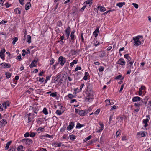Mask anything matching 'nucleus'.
<instances>
[{
    "instance_id": "f257e3e1",
    "label": "nucleus",
    "mask_w": 151,
    "mask_h": 151,
    "mask_svg": "<svg viewBox=\"0 0 151 151\" xmlns=\"http://www.w3.org/2000/svg\"><path fill=\"white\" fill-rule=\"evenodd\" d=\"M140 36H137L134 37L133 38V40L134 41V45L136 46H138L140 45L141 44V42L139 40V37Z\"/></svg>"
},
{
    "instance_id": "f03ea898",
    "label": "nucleus",
    "mask_w": 151,
    "mask_h": 151,
    "mask_svg": "<svg viewBox=\"0 0 151 151\" xmlns=\"http://www.w3.org/2000/svg\"><path fill=\"white\" fill-rule=\"evenodd\" d=\"M66 61V59L62 56H60L58 58V63L61 66H63Z\"/></svg>"
},
{
    "instance_id": "7ed1b4c3",
    "label": "nucleus",
    "mask_w": 151,
    "mask_h": 151,
    "mask_svg": "<svg viewBox=\"0 0 151 151\" xmlns=\"http://www.w3.org/2000/svg\"><path fill=\"white\" fill-rule=\"evenodd\" d=\"M133 61L131 60L130 61L127 62V66L128 67H130V69H132L133 70H134L135 68L132 65L133 63Z\"/></svg>"
},
{
    "instance_id": "20e7f679",
    "label": "nucleus",
    "mask_w": 151,
    "mask_h": 151,
    "mask_svg": "<svg viewBox=\"0 0 151 151\" xmlns=\"http://www.w3.org/2000/svg\"><path fill=\"white\" fill-rule=\"evenodd\" d=\"M38 61V60L37 58H35L32 62L31 63L30 65V68H32L33 67H35L37 65V63Z\"/></svg>"
},
{
    "instance_id": "39448f33",
    "label": "nucleus",
    "mask_w": 151,
    "mask_h": 151,
    "mask_svg": "<svg viewBox=\"0 0 151 151\" xmlns=\"http://www.w3.org/2000/svg\"><path fill=\"white\" fill-rule=\"evenodd\" d=\"M70 32V28L68 26L65 30V34L66 35L67 39H68L69 37Z\"/></svg>"
},
{
    "instance_id": "423d86ee",
    "label": "nucleus",
    "mask_w": 151,
    "mask_h": 151,
    "mask_svg": "<svg viewBox=\"0 0 151 151\" xmlns=\"http://www.w3.org/2000/svg\"><path fill=\"white\" fill-rule=\"evenodd\" d=\"M22 141L25 142L26 144L28 145H30L32 143V141L31 139L28 138L22 139Z\"/></svg>"
},
{
    "instance_id": "0eeeda50",
    "label": "nucleus",
    "mask_w": 151,
    "mask_h": 151,
    "mask_svg": "<svg viewBox=\"0 0 151 151\" xmlns=\"http://www.w3.org/2000/svg\"><path fill=\"white\" fill-rule=\"evenodd\" d=\"M116 63L123 66L126 63L123 59L120 58L116 62Z\"/></svg>"
},
{
    "instance_id": "6e6552de",
    "label": "nucleus",
    "mask_w": 151,
    "mask_h": 151,
    "mask_svg": "<svg viewBox=\"0 0 151 151\" xmlns=\"http://www.w3.org/2000/svg\"><path fill=\"white\" fill-rule=\"evenodd\" d=\"M86 95L87 97H92L93 95V91L91 89L88 90V89L86 91Z\"/></svg>"
},
{
    "instance_id": "1a4fd4ad",
    "label": "nucleus",
    "mask_w": 151,
    "mask_h": 151,
    "mask_svg": "<svg viewBox=\"0 0 151 151\" xmlns=\"http://www.w3.org/2000/svg\"><path fill=\"white\" fill-rule=\"evenodd\" d=\"M75 32V30H73L71 33L70 37H71V40H72L73 41L75 40L76 37L75 36V35L74 34Z\"/></svg>"
},
{
    "instance_id": "9d476101",
    "label": "nucleus",
    "mask_w": 151,
    "mask_h": 151,
    "mask_svg": "<svg viewBox=\"0 0 151 151\" xmlns=\"http://www.w3.org/2000/svg\"><path fill=\"white\" fill-rule=\"evenodd\" d=\"M74 126V123L73 122H71L69 125L67 127V129L69 130H70L73 129Z\"/></svg>"
},
{
    "instance_id": "9b49d317",
    "label": "nucleus",
    "mask_w": 151,
    "mask_h": 151,
    "mask_svg": "<svg viewBox=\"0 0 151 151\" xmlns=\"http://www.w3.org/2000/svg\"><path fill=\"white\" fill-rule=\"evenodd\" d=\"M7 123V121L5 119H2L0 121V125L1 126H4Z\"/></svg>"
},
{
    "instance_id": "f8f14e48",
    "label": "nucleus",
    "mask_w": 151,
    "mask_h": 151,
    "mask_svg": "<svg viewBox=\"0 0 151 151\" xmlns=\"http://www.w3.org/2000/svg\"><path fill=\"white\" fill-rule=\"evenodd\" d=\"M141 98L138 96H136L133 97L132 99V101L133 102H137L141 100Z\"/></svg>"
},
{
    "instance_id": "ddd939ff",
    "label": "nucleus",
    "mask_w": 151,
    "mask_h": 151,
    "mask_svg": "<svg viewBox=\"0 0 151 151\" xmlns=\"http://www.w3.org/2000/svg\"><path fill=\"white\" fill-rule=\"evenodd\" d=\"M99 56L101 58H103L105 55V52L104 51L99 52H98Z\"/></svg>"
},
{
    "instance_id": "4468645a",
    "label": "nucleus",
    "mask_w": 151,
    "mask_h": 151,
    "mask_svg": "<svg viewBox=\"0 0 151 151\" xmlns=\"http://www.w3.org/2000/svg\"><path fill=\"white\" fill-rule=\"evenodd\" d=\"M3 106L5 109L6 108L7 106H9V101H7L6 102H4L3 104Z\"/></svg>"
},
{
    "instance_id": "2eb2a0df",
    "label": "nucleus",
    "mask_w": 151,
    "mask_h": 151,
    "mask_svg": "<svg viewBox=\"0 0 151 151\" xmlns=\"http://www.w3.org/2000/svg\"><path fill=\"white\" fill-rule=\"evenodd\" d=\"M31 4H30V2H28L25 5V9L26 10H28L29 9V8L31 7Z\"/></svg>"
},
{
    "instance_id": "dca6fc26",
    "label": "nucleus",
    "mask_w": 151,
    "mask_h": 151,
    "mask_svg": "<svg viewBox=\"0 0 151 151\" xmlns=\"http://www.w3.org/2000/svg\"><path fill=\"white\" fill-rule=\"evenodd\" d=\"M125 4V2L119 3L117 4L116 6L120 8L122 7L123 5Z\"/></svg>"
},
{
    "instance_id": "f3484780",
    "label": "nucleus",
    "mask_w": 151,
    "mask_h": 151,
    "mask_svg": "<svg viewBox=\"0 0 151 151\" xmlns=\"http://www.w3.org/2000/svg\"><path fill=\"white\" fill-rule=\"evenodd\" d=\"M62 144L61 143H58L55 142L53 144V145L55 147H60L61 146Z\"/></svg>"
},
{
    "instance_id": "a211bd4d",
    "label": "nucleus",
    "mask_w": 151,
    "mask_h": 151,
    "mask_svg": "<svg viewBox=\"0 0 151 151\" xmlns=\"http://www.w3.org/2000/svg\"><path fill=\"white\" fill-rule=\"evenodd\" d=\"M27 42L28 43H30L31 42V36L29 35H27V37L26 39Z\"/></svg>"
},
{
    "instance_id": "6ab92c4d",
    "label": "nucleus",
    "mask_w": 151,
    "mask_h": 151,
    "mask_svg": "<svg viewBox=\"0 0 151 151\" xmlns=\"http://www.w3.org/2000/svg\"><path fill=\"white\" fill-rule=\"evenodd\" d=\"M124 58H126L128 60V61H131V58L129 56V54H127L125 55H124Z\"/></svg>"
},
{
    "instance_id": "aec40b11",
    "label": "nucleus",
    "mask_w": 151,
    "mask_h": 151,
    "mask_svg": "<svg viewBox=\"0 0 151 151\" xmlns=\"http://www.w3.org/2000/svg\"><path fill=\"white\" fill-rule=\"evenodd\" d=\"M97 8L98 9H99V8H100V10L101 12H104L106 10V9L103 6H98L97 7Z\"/></svg>"
},
{
    "instance_id": "412c9836",
    "label": "nucleus",
    "mask_w": 151,
    "mask_h": 151,
    "mask_svg": "<svg viewBox=\"0 0 151 151\" xmlns=\"http://www.w3.org/2000/svg\"><path fill=\"white\" fill-rule=\"evenodd\" d=\"M1 65L3 67H6L7 68H9L10 67V65L9 64L6 63H2Z\"/></svg>"
},
{
    "instance_id": "4be33fe9",
    "label": "nucleus",
    "mask_w": 151,
    "mask_h": 151,
    "mask_svg": "<svg viewBox=\"0 0 151 151\" xmlns=\"http://www.w3.org/2000/svg\"><path fill=\"white\" fill-rule=\"evenodd\" d=\"M93 98L92 97H86V98L85 99L86 101L87 102H91L92 101Z\"/></svg>"
},
{
    "instance_id": "5701e85b",
    "label": "nucleus",
    "mask_w": 151,
    "mask_h": 151,
    "mask_svg": "<svg viewBox=\"0 0 151 151\" xmlns=\"http://www.w3.org/2000/svg\"><path fill=\"white\" fill-rule=\"evenodd\" d=\"M85 112L83 110H80L79 114L81 116H84L85 115Z\"/></svg>"
},
{
    "instance_id": "b1692460",
    "label": "nucleus",
    "mask_w": 151,
    "mask_h": 151,
    "mask_svg": "<svg viewBox=\"0 0 151 151\" xmlns=\"http://www.w3.org/2000/svg\"><path fill=\"white\" fill-rule=\"evenodd\" d=\"M39 110L38 107L37 106L33 107V111L34 113L37 114Z\"/></svg>"
},
{
    "instance_id": "393cba45",
    "label": "nucleus",
    "mask_w": 151,
    "mask_h": 151,
    "mask_svg": "<svg viewBox=\"0 0 151 151\" xmlns=\"http://www.w3.org/2000/svg\"><path fill=\"white\" fill-rule=\"evenodd\" d=\"M19 76H16L15 77V79H14L13 80V82L14 84H16L17 83V81L19 79Z\"/></svg>"
},
{
    "instance_id": "a878e982",
    "label": "nucleus",
    "mask_w": 151,
    "mask_h": 151,
    "mask_svg": "<svg viewBox=\"0 0 151 151\" xmlns=\"http://www.w3.org/2000/svg\"><path fill=\"white\" fill-rule=\"evenodd\" d=\"M12 143V141H9L7 142V143L6 144V146L5 147V149L6 150H7L9 147V146Z\"/></svg>"
},
{
    "instance_id": "bb28decb",
    "label": "nucleus",
    "mask_w": 151,
    "mask_h": 151,
    "mask_svg": "<svg viewBox=\"0 0 151 151\" xmlns=\"http://www.w3.org/2000/svg\"><path fill=\"white\" fill-rule=\"evenodd\" d=\"M137 135H140L141 137H145V132H140L137 134Z\"/></svg>"
},
{
    "instance_id": "cd10ccee",
    "label": "nucleus",
    "mask_w": 151,
    "mask_h": 151,
    "mask_svg": "<svg viewBox=\"0 0 151 151\" xmlns=\"http://www.w3.org/2000/svg\"><path fill=\"white\" fill-rule=\"evenodd\" d=\"M43 112L45 115H47L48 114V112L47 111V110L46 108H44L43 109Z\"/></svg>"
},
{
    "instance_id": "c85d7f7f",
    "label": "nucleus",
    "mask_w": 151,
    "mask_h": 151,
    "mask_svg": "<svg viewBox=\"0 0 151 151\" xmlns=\"http://www.w3.org/2000/svg\"><path fill=\"white\" fill-rule=\"evenodd\" d=\"M105 102L106 103V105H109L111 104L110 102V100L109 99H107L105 100Z\"/></svg>"
},
{
    "instance_id": "c756f323",
    "label": "nucleus",
    "mask_w": 151,
    "mask_h": 151,
    "mask_svg": "<svg viewBox=\"0 0 151 151\" xmlns=\"http://www.w3.org/2000/svg\"><path fill=\"white\" fill-rule=\"evenodd\" d=\"M44 130V128L41 127H39L38 129H37V131L38 132H41L42 131Z\"/></svg>"
},
{
    "instance_id": "7c9ffc66",
    "label": "nucleus",
    "mask_w": 151,
    "mask_h": 151,
    "mask_svg": "<svg viewBox=\"0 0 151 151\" xmlns=\"http://www.w3.org/2000/svg\"><path fill=\"white\" fill-rule=\"evenodd\" d=\"M57 92H54L52 93H51L50 94V96L53 97H55L57 96Z\"/></svg>"
},
{
    "instance_id": "2f4dec72",
    "label": "nucleus",
    "mask_w": 151,
    "mask_h": 151,
    "mask_svg": "<svg viewBox=\"0 0 151 151\" xmlns=\"http://www.w3.org/2000/svg\"><path fill=\"white\" fill-rule=\"evenodd\" d=\"M56 113L59 115H60L62 114V113L61 111L57 110L56 112Z\"/></svg>"
},
{
    "instance_id": "473e14b6",
    "label": "nucleus",
    "mask_w": 151,
    "mask_h": 151,
    "mask_svg": "<svg viewBox=\"0 0 151 151\" xmlns=\"http://www.w3.org/2000/svg\"><path fill=\"white\" fill-rule=\"evenodd\" d=\"M83 125H81L79 123H78L76 126V128H80L82 127Z\"/></svg>"
},
{
    "instance_id": "72a5a7b5",
    "label": "nucleus",
    "mask_w": 151,
    "mask_h": 151,
    "mask_svg": "<svg viewBox=\"0 0 151 151\" xmlns=\"http://www.w3.org/2000/svg\"><path fill=\"white\" fill-rule=\"evenodd\" d=\"M5 75H6L7 78H9L11 77V74L9 73H6Z\"/></svg>"
},
{
    "instance_id": "f704fd0d",
    "label": "nucleus",
    "mask_w": 151,
    "mask_h": 151,
    "mask_svg": "<svg viewBox=\"0 0 151 151\" xmlns=\"http://www.w3.org/2000/svg\"><path fill=\"white\" fill-rule=\"evenodd\" d=\"M18 40V38L17 37H15L13 38V41L12 42V43L14 45L16 42Z\"/></svg>"
},
{
    "instance_id": "c9c22d12",
    "label": "nucleus",
    "mask_w": 151,
    "mask_h": 151,
    "mask_svg": "<svg viewBox=\"0 0 151 151\" xmlns=\"http://www.w3.org/2000/svg\"><path fill=\"white\" fill-rule=\"evenodd\" d=\"M51 77V76H47L46 77V79L45 81V83H46L47 81L49 80Z\"/></svg>"
},
{
    "instance_id": "e433bc0d",
    "label": "nucleus",
    "mask_w": 151,
    "mask_h": 151,
    "mask_svg": "<svg viewBox=\"0 0 151 151\" xmlns=\"http://www.w3.org/2000/svg\"><path fill=\"white\" fill-rule=\"evenodd\" d=\"M57 24L58 26L60 27H61L62 26V24L61 21H59L57 22Z\"/></svg>"
},
{
    "instance_id": "4c0bfd02",
    "label": "nucleus",
    "mask_w": 151,
    "mask_h": 151,
    "mask_svg": "<svg viewBox=\"0 0 151 151\" xmlns=\"http://www.w3.org/2000/svg\"><path fill=\"white\" fill-rule=\"evenodd\" d=\"M104 68L103 66H101L99 69V70L100 72H102L104 71Z\"/></svg>"
},
{
    "instance_id": "58836bf2",
    "label": "nucleus",
    "mask_w": 151,
    "mask_h": 151,
    "mask_svg": "<svg viewBox=\"0 0 151 151\" xmlns=\"http://www.w3.org/2000/svg\"><path fill=\"white\" fill-rule=\"evenodd\" d=\"M121 133V131L120 130L117 131L116 133V137L118 136Z\"/></svg>"
},
{
    "instance_id": "ea45409f",
    "label": "nucleus",
    "mask_w": 151,
    "mask_h": 151,
    "mask_svg": "<svg viewBox=\"0 0 151 151\" xmlns=\"http://www.w3.org/2000/svg\"><path fill=\"white\" fill-rule=\"evenodd\" d=\"M14 12L15 13L17 14H19V9L18 8H17L14 9Z\"/></svg>"
},
{
    "instance_id": "a19ab883",
    "label": "nucleus",
    "mask_w": 151,
    "mask_h": 151,
    "mask_svg": "<svg viewBox=\"0 0 151 151\" xmlns=\"http://www.w3.org/2000/svg\"><path fill=\"white\" fill-rule=\"evenodd\" d=\"M29 135H30L29 133L28 132H27L25 134H24V137H28Z\"/></svg>"
},
{
    "instance_id": "79ce46f5",
    "label": "nucleus",
    "mask_w": 151,
    "mask_h": 151,
    "mask_svg": "<svg viewBox=\"0 0 151 151\" xmlns=\"http://www.w3.org/2000/svg\"><path fill=\"white\" fill-rule=\"evenodd\" d=\"M111 107H112V108L111 109V110H112L115 109H116L117 108L118 106H117L114 105L113 106H112Z\"/></svg>"
},
{
    "instance_id": "37998d69",
    "label": "nucleus",
    "mask_w": 151,
    "mask_h": 151,
    "mask_svg": "<svg viewBox=\"0 0 151 151\" xmlns=\"http://www.w3.org/2000/svg\"><path fill=\"white\" fill-rule=\"evenodd\" d=\"M68 96L69 98H70V99H72V98H73L74 97V96L72 94H69L68 95Z\"/></svg>"
},
{
    "instance_id": "c03bdc74",
    "label": "nucleus",
    "mask_w": 151,
    "mask_h": 151,
    "mask_svg": "<svg viewBox=\"0 0 151 151\" xmlns=\"http://www.w3.org/2000/svg\"><path fill=\"white\" fill-rule=\"evenodd\" d=\"M132 4L134 6V7L136 8H138V5L136 4V3H133Z\"/></svg>"
},
{
    "instance_id": "a18cd8bd",
    "label": "nucleus",
    "mask_w": 151,
    "mask_h": 151,
    "mask_svg": "<svg viewBox=\"0 0 151 151\" xmlns=\"http://www.w3.org/2000/svg\"><path fill=\"white\" fill-rule=\"evenodd\" d=\"M5 0H0V7L1 6L3 5V4Z\"/></svg>"
},
{
    "instance_id": "49530a36",
    "label": "nucleus",
    "mask_w": 151,
    "mask_h": 151,
    "mask_svg": "<svg viewBox=\"0 0 151 151\" xmlns=\"http://www.w3.org/2000/svg\"><path fill=\"white\" fill-rule=\"evenodd\" d=\"M141 104L140 103H135L134 104V106L137 107H139Z\"/></svg>"
},
{
    "instance_id": "de8ad7c7",
    "label": "nucleus",
    "mask_w": 151,
    "mask_h": 151,
    "mask_svg": "<svg viewBox=\"0 0 151 151\" xmlns=\"http://www.w3.org/2000/svg\"><path fill=\"white\" fill-rule=\"evenodd\" d=\"M0 57L1 59H4V54L1 53H0Z\"/></svg>"
},
{
    "instance_id": "09e8293b",
    "label": "nucleus",
    "mask_w": 151,
    "mask_h": 151,
    "mask_svg": "<svg viewBox=\"0 0 151 151\" xmlns=\"http://www.w3.org/2000/svg\"><path fill=\"white\" fill-rule=\"evenodd\" d=\"M38 81L39 82L42 83L44 81V78H39Z\"/></svg>"
},
{
    "instance_id": "8fccbe9b",
    "label": "nucleus",
    "mask_w": 151,
    "mask_h": 151,
    "mask_svg": "<svg viewBox=\"0 0 151 151\" xmlns=\"http://www.w3.org/2000/svg\"><path fill=\"white\" fill-rule=\"evenodd\" d=\"M81 67L77 66L75 70V71H77L78 70H81Z\"/></svg>"
},
{
    "instance_id": "3c124183",
    "label": "nucleus",
    "mask_w": 151,
    "mask_h": 151,
    "mask_svg": "<svg viewBox=\"0 0 151 151\" xmlns=\"http://www.w3.org/2000/svg\"><path fill=\"white\" fill-rule=\"evenodd\" d=\"M69 136L70 137V139L71 140H74L75 139V137L74 136L70 135Z\"/></svg>"
},
{
    "instance_id": "603ef678",
    "label": "nucleus",
    "mask_w": 151,
    "mask_h": 151,
    "mask_svg": "<svg viewBox=\"0 0 151 151\" xmlns=\"http://www.w3.org/2000/svg\"><path fill=\"white\" fill-rule=\"evenodd\" d=\"M99 125L101 126V128L102 129L104 128V126L103 123L99 122Z\"/></svg>"
},
{
    "instance_id": "864d4df0",
    "label": "nucleus",
    "mask_w": 151,
    "mask_h": 151,
    "mask_svg": "<svg viewBox=\"0 0 151 151\" xmlns=\"http://www.w3.org/2000/svg\"><path fill=\"white\" fill-rule=\"evenodd\" d=\"M124 84H122L121 85L120 89L119 91V92H121L122 91V90L124 88Z\"/></svg>"
},
{
    "instance_id": "5fc2aeb1",
    "label": "nucleus",
    "mask_w": 151,
    "mask_h": 151,
    "mask_svg": "<svg viewBox=\"0 0 151 151\" xmlns=\"http://www.w3.org/2000/svg\"><path fill=\"white\" fill-rule=\"evenodd\" d=\"M54 62V60L53 58H52L50 61V65H52Z\"/></svg>"
},
{
    "instance_id": "6e6d98bb",
    "label": "nucleus",
    "mask_w": 151,
    "mask_h": 151,
    "mask_svg": "<svg viewBox=\"0 0 151 151\" xmlns=\"http://www.w3.org/2000/svg\"><path fill=\"white\" fill-rule=\"evenodd\" d=\"M149 121V120L147 119H145L143 121V122L144 124L147 123V122Z\"/></svg>"
},
{
    "instance_id": "4d7b16f0",
    "label": "nucleus",
    "mask_w": 151,
    "mask_h": 151,
    "mask_svg": "<svg viewBox=\"0 0 151 151\" xmlns=\"http://www.w3.org/2000/svg\"><path fill=\"white\" fill-rule=\"evenodd\" d=\"M44 137H49V138H51L52 137V136L51 135H50L47 134H45V135H44L43 136Z\"/></svg>"
},
{
    "instance_id": "13d9d810",
    "label": "nucleus",
    "mask_w": 151,
    "mask_h": 151,
    "mask_svg": "<svg viewBox=\"0 0 151 151\" xmlns=\"http://www.w3.org/2000/svg\"><path fill=\"white\" fill-rule=\"evenodd\" d=\"M140 109V107H137V108L134 110V111L136 112H138L139 111Z\"/></svg>"
},
{
    "instance_id": "bf43d9fd",
    "label": "nucleus",
    "mask_w": 151,
    "mask_h": 151,
    "mask_svg": "<svg viewBox=\"0 0 151 151\" xmlns=\"http://www.w3.org/2000/svg\"><path fill=\"white\" fill-rule=\"evenodd\" d=\"M86 7V6H84L82 8H81V9H80V11H81V12H83L85 9V8Z\"/></svg>"
},
{
    "instance_id": "052dcab7",
    "label": "nucleus",
    "mask_w": 151,
    "mask_h": 151,
    "mask_svg": "<svg viewBox=\"0 0 151 151\" xmlns=\"http://www.w3.org/2000/svg\"><path fill=\"white\" fill-rule=\"evenodd\" d=\"M99 45V43L97 41H96V42L94 43V45L96 47Z\"/></svg>"
},
{
    "instance_id": "680f3d73",
    "label": "nucleus",
    "mask_w": 151,
    "mask_h": 151,
    "mask_svg": "<svg viewBox=\"0 0 151 151\" xmlns=\"http://www.w3.org/2000/svg\"><path fill=\"white\" fill-rule=\"evenodd\" d=\"M35 133L33 132L31 133V134L30 135V137H33L35 136Z\"/></svg>"
},
{
    "instance_id": "e2e57ef3",
    "label": "nucleus",
    "mask_w": 151,
    "mask_h": 151,
    "mask_svg": "<svg viewBox=\"0 0 151 151\" xmlns=\"http://www.w3.org/2000/svg\"><path fill=\"white\" fill-rule=\"evenodd\" d=\"M122 77V75H120L117 76L115 78V79H119Z\"/></svg>"
},
{
    "instance_id": "0e129e2a",
    "label": "nucleus",
    "mask_w": 151,
    "mask_h": 151,
    "mask_svg": "<svg viewBox=\"0 0 151 151\" xmlns=\"http://www.w3.org/2000/svg\"><path fill=\"white\" fill-rule=\"evenodd\" d=\"M145 88V87L144 86H141V88L139 89H140V90H144Z\"/></svg>"
},
{
    "instance_id": "69168bd1",
    "label": "nucleus",
    "mask_w": 151,
    "mask_h": 151,
    "mask_svg": "<svg viewBox=\"0 0 151 151\" xmlns=\"http://www.w3.org/2000/svg\"><path fill=\"white\" fill-rule=\"evenodd\" d=\"M112 116L111 115L110 116V118L109 120V123H110L112 120Z\"/></svg>"
},
{
    "instance_id": "338daca9",
    "label": "nucleus",
    "mask_w": 151,
    "mask_h": 151,
    "mask_svg": "<svg viewBox=\"0 0 151 151\" xmlns=\"http://www.w3.org/2000/svg\"><path fill=\"white\" fill-rule=\"evenodd\" d=\"M91 135H90L88 136L85 139L86 140H89L91 138Z\"/></svg>"
},
{
    "instance_id": "774afa93",
    "label": "nucleus",
    "mask_w": 151,
    "mask_h": 151,
    "mask_svg": "<svg viewBox=\"0 0 151 151\" xmlns=\"http://www.w3.org/2000/svg\"><path fill=\"white\" fill-rule=\"evenodd\" d=\"M126 139H127V138H126V136H123V137L122 139V141L125 140Z\"/></svg>"
}]
</instances>
